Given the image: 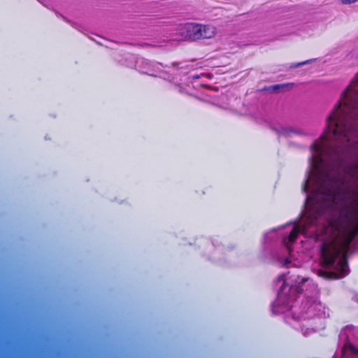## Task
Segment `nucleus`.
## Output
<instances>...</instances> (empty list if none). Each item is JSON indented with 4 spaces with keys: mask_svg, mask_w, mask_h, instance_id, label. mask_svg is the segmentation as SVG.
<instances>
[{
    "mask_svg": "<svg viewBox=\"0 0 358 358\" xmlns=\"http://www.w3.org/2000/svg\"><path fill=\"white\" fill-rule=\"evenodd\" d=\"M341 215L344 216L342 213ZM350 224L356 222H349L343 217ZM358 222V220H357ZM358 234V223L356 226L347 234H343L337 231L336 235L329 241L323 242L321 246L322 264L324 267L329 268L332 266L336 259L339 255L337 264L334 271H327L318 270L317 275L327 280H337L345 278L348 275L350 268L348 266V252L350 245L354 238Z\"/></svg>",
    "mask_w": 358,
    "mask_h": 358,
    "instance_id": "nucleus-1",
    "label": "nucleus"
},
{
    "mask_svg": "<svg viewBox=\"0 0 358 358\" xmlns=\"http://www.w3.org/2000/svg\"><path fill=\"white\" fill-rule=\"evenodd\" d=\"M213 26L199 23H185L180 28V34L189 41L211 38L215 35Z\"/></svg>",
    "mask_w": 358,
    "mask_h": 358,
    "instance_id": "nucleus-2",
    "label": "nucleus"
},
{
    "mask_svg": "<svg viewBox=\"0 0 358 358\" xmlns=\"http://www.w3.org/2000/svg\"><path fill=\"white\" fill-rule=\"evenodd\" d=\"M319 180L318 192L314 195L315 199H322L324 203H333L336 199L337 178L326 173L320 176Z\"/></svg>",
    "mask_w": 358,
    "mask_h": 358,
    "instance_id": "nucleus-3",
    "label": "nucleus"
},
{
    "mask_svg": "<svg viewBox=\"0 0 358 358\" xmlns=\"http://www.w3.org/2000/svg\"><path fill=\"white\" fill-rule=\"evenodd\" d=\"M299 234V228L298 226L295 225L293 227L289 236L284 238V243H285V245L287 246V248H289V246L292 245L294 242H295V241L298 238Z\"/></svg>",
    "mask_w": 358,
    "mask_h": 358,
    "instance_id": "nucleus-4",
    "label": "nucleus"
},
{
    "mask_svg": "<svg viewBox=\"0 0 358 358\" xmlns=\"http://www.w3.org/2000/svg\"><path fill=\"white\" fill-rule=\"evenodd\" d=\"M294 84L292 83L286 84H278L271 86V88L272 89L273 92L285 91L288 89L289 86H294Z\"/></svg>",
    "mask_w": 358,
    "mask_h": 358,
    "instance_id": "nucleus-5",
    "label": "nucleus"
},
{
    "mask_svg": "<svg viewBox=\"0 0 358 358\" xmlns=\"http://www.w3.org/2000/svg\"><path fill=\"white\" fill-rule=\"evenodd\" d=\"M311 60H306V61H304V62H299V63H296V64H292L290 67L291 68H297V67H299L302 65H304V64H307L308 63L310 62Z\"/></svg>",
    "mask_w": 358,
    "mask_h": 358,
    "instance_id": "nucleus-6",
    "label": "nucleus"
},
{
    "mask_svg": "<svg viewBox=\"0 0 358 358\" xmlns=\"http://www.w3.org/2000/svg\"><path fill=\"white\" fill-rule=\"evenodd\" d=\"M341 213H342V214L344 215V217H345V218H346L349 222H355V221L358 220V218H357V219H356V220H349V219H348V218L345 217V211H344V212H343V206L341 207Z\"/></svg>",
    "mask_w": 358,
    "mask_h": 358,
    "instance_id": "nucleus-7",
    "label": "nucleus"
},
{
    "mask_svg": "<svg viewBox=\"0 0 358 358\" xmlns=\"http://www.w3.org/2000/svg\"><path fill=\"white\" fill-rule=\"evenodd\" d=\"M306 281H307V279L306 278H303L301 280V281L300 282V283H304Z\"/></svg>",
    "mask_w": 358,
    "mask_h": 358,
    "instance_id": "nucleus-8",
    "label": "nucleus"
},
{
    "mask_svg": "<svg viewBox=\"0 0 358 358\" xmlns=\"http://www.w3.org/2000/svg\"><path fill=\"white\" fill-rule=\"evenodd\" d=\"M306 185H308V180H306Z\"/></svg>",
    "mask_w": 358,
    "mask_h": 358,
    "instance_id": "nucleus-9",
    "label": "nucleus"
}]
</instances>
